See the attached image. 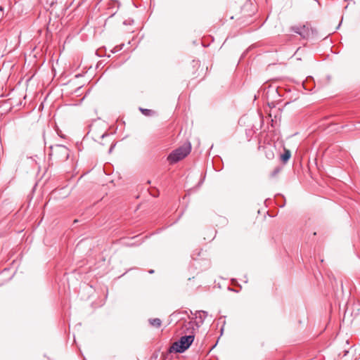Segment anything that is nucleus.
<instances>
[{"mask_svg": "<svg viewBox=\"0 0 360 360\" xmlns=\"http://www.w3.org/2000/svg\"><path fill=\"white\" fill-rule=\"evenodd\" d=\"M190 143L184 145L176 150H173L167 157V160L170 164H174L185 157H186L191 152Z\"/></svg>", "mask_w": 360, "mask_h": 360, "instance_id": "nucleus-1", "label": "nucleus"}, {"mask_svg": "<svg viewBox=\"0 0 360 360\" xmlns=\"http://www.w3.org/2000/svg\"><path fill=\"white\" fill-rule=\"evenodd\" d=\"M193 340V335H190L183 336L179 341H176L172 344L171 349L177 353H182L190 347Z\"/></svg>", "mask_w": 360, "mask_h": 360, "instance_id": "nucleus-2", "label": "nucleus"}, {"mask_svg": "<svg viewBox=\"0 0 360 360\" xmlns=\"http://www.w3.org/2000/svg\"><path fill=\"white\" fill-rule=\"evenodd\" d=\"M291 30L304 39L309 38L311 35L313 34V30L309 27V25L308 24L292 26L291 27Z\"/></svg>", "mask_w": 360, "mask_h": 360, "instance_id": "nucleus-3", "label": "nucleus"}, {"mask_svg": "<svg viewBox=\"0 0 360 360\" xmlns=\"http://www.w3.org/2000/svg\"><path fill=\"white\" fill-rule=\"evenodd\" d=\"M264 150L267 159L271 160L274 158V148L271 146H266Z\"/></svg>", "mask_w": 360, "mask_h": 360, "instance_id": "nucleus-4", "label": "nucleus"}, {"mask_svg": "<svg viewBox=\"0 0 360 360\" xmlns=\"http://www.w3.org/2000/svg\"><path fill=\"white\" fill-rule=\"evenodd\" d=\"M290 156H291L290 151L289 150L285 148L283 154H282L281 156V159L283 162H287L289 160V159L290 158Z\"/></svg>", "mask_w": 360, "mask_h": 360, "instance_id": "nucleus-5", "label": "nucleus"}, {"mask_svg": "<svg viewBox=\"0 0 360 360\" xmlns=\"http://www.w3.org/2000/svg\"><path fill=\"white\" fill-rule=\"evenodd\" d=\"M149 323L152 326L155 328H160L162 324L161 320L158 318L149 319Z\"/></svg>", "mask_w": 360, "mask_h": 360, "instance_id": "nucleus-6", "label": "nucleus"}, {"mask_svg": "<svg viewBox=\"0 0 360 360\" xmlns=\"http://www.w3.org/2000/svg\"><path fill=\"white\" fill-rule=\"evenodd\" d=\"M140 110L142 112L143 114H144L145 115H147V116L151 115L154 113L153 111H152L151 110H148V109L140 108Z\"/></svg>", "mask_w": 360, "mask_h": 360, "instance_id": "nucleus-7", "label": "nucleus"}, {"mask_svg": "<svg viewBox=\"0 0 360 360\" xmlns=\"http://www.w3.org/2000/svg\"><path fill=\"white\" fill-rule=\"evenodd\" d=\"M60 148H63L65 152L67 151V148L64 147V146H60Z\"/></svg>", "mask_w": 360, "mask_h": 360, "instance_id": "nucleus-8", "label": "nucleus"}, {"mask_svg": "<svg viewBox=\"0 0 360 360\" xmlns=\"http://www.w3.org/2000/svg\"><path fill=\"white\" fill-rule=\"evenodd\" d=\"M112 148H113V146H112L110 147V148L109 149V153H111V152H112V149H113Z\"/></svg>", "mask_w": 360, "mask_h": 360, "instance_id": "nucleus-9", "label": "nucleus"}, {"mask_svg": "<svg viewBox=\"0 0 360 360\" xmlns=\"http://www.w3.org/2000/svg\"><path fill=\"white\" fill-rule=\"evenodd\" d=\"M202 313L205 316H206V315H207V312H205V311H202Z\"/></svg>", "mask_w": 360, "mask_h": 360, "instance_id": "nucleus-10", "label": "nucleus"}, {"mask_svg": "<svg viewBox=\"0 0 360 360\" xmlns=\"http://www.w3.org/2000/svg\"><path fill=\"white\" fill-rule=\"evenodd\" d=\"M153 272H154V271H153V270H150V271H149V273H150V274H152V273H153Z\"/></svg>", "mask_w": 360, "mask_h": 360, "instance_id": "nucleus-11", "label": "nucleus"}]
</instances>
